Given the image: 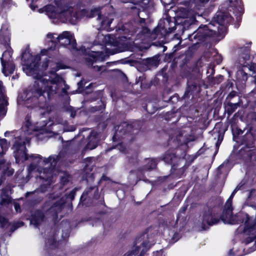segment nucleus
I'll list each match as a JSON object with an SVG mask.
<instances>
[{
	"label": "nucleus",
	"instance_id": "obj_45",
	"mask_svg": "<svg viewBox=\"0 0 256 256\" xmlns=\"http://www.w3.org/2000/svg\"><path fill=\"white\" fill-rule=\"evenodd\" d=\"M69 176L68 174L62 176L60 178V182L62 186H65L69 182Z\"/></svg>",
	"mask_w": 256,
	"mask_h": 256
},
{
	"label": "nucleus",
	"instance_id": "obj_41",
	"mask_svg": "<svg viewBox=\"0 0 256 256\" xmlns=\"http://www.w3.org/2000/svg\"><path fill=\"white\" fill-rule=\"evenodd\" d=\"M224 79V76L222 75L219 74L216 76V77H212V82L214 84H219L222 82Z\"/></svg>",
	"mask_w": 256,
	"mask_h": 256
},
{
	"label": "nucleus",
	"instance_id": "obj_37",
	"mask_svg": "<svg viewBox=\"0 0 256 256\" xmlns=\"http://www.w3.org/2000/svg\"><path fill=\"white\" fill-rule=\"evenodd\" d=\"M29 159L36 162V164H39L42 162V157L38 154H31L29 155Z\"/></svg>",
	"mask_w": 256,
	"mask_h": 256
},
{
	"label": "nucleus",
	"instance_id": "obj_23",
	"mask_svg": "<svg viewBox=\"0 0 256 256\" xmlns=\"http://www.w3.org/2000/svg\"><path fill=\"white\" fill-rule=\"evenodd\" d=\"M146 78V75L144 74L142 76H140L136 79V83H140L142 88H148L150 86V85L148 83Z\"/></svg>",
	"mask_w": 256,
	"mask_h": 256
},
{
	"label": "nucleus",
	"instance_id": "obj_54",
	"mask_svg": "<svg viewBox=\"0 0 256 256\" xmlns=\"http://www.w3.org/2000/svg\"><path fill=\"white\" fill-rule=\"evenodd\" d=\"M96 146H97V144H95L94 142H92V141L89 142L86 145L87 148H88L90 150L94 149Z\"/></svg>",
	"mask_w": 256,
	"mask_h": 256
},
{
	"label": "nucleus",
	"instance_id": "obj_14",
	"mask_svg": "<svg viewBox=\"0 0 256 256\" xmlns=\"http://www.w3.org/2000/svg\"><path fill=\"white\" fill-rule=\"evenodd\" d=\"M65 202L60 198L50 205V208L47 210L48 214L50 215L54 220H57L58 218V214L62 212L64 208Z\"/></svg>",
	"mask_w": 256,
	"mask_h": 256
},
{
	"label": "nucleus",
	"instance_id": "obj_38",
	"mask_svg": "<svg viewBox=\"0 0 256 256\" xmlns=\"http://www.w3.org/2000/svg\"><path fill=\"white\" fill-rule=\"evenodd\" d=\"M140 250V246H135L134 248L128 251L125 254H124V256H136L138 255Z\"/></svg>",
	"mask_w": 256,
	"mask_h": 256
},
{
	"label": "nucleus",
	"instance_id": "obj_39",
	"mask_svg": "<svg viewBox=\"0 0 256 256\" xmlns=\"http://www.w3.org/2000/svg\"><path fill=\"white\" fill-rule=\"evenodd\" d=\"M0 147L2 149V153H4L8 148L7 140L5 138L0 139Z\"/></svg>",
	"mask_w": 256,
	"mask_h": 256
},
{
	"label": "nucleus",
	"instance_id": "obj_21",
	"mask_svg": "<svg viewBox=\"0 0 256 256\" xmlns=\"http://www.w3.org/2000/svg\"><path fill=\"white\" fill-rule=\"evenodd\" d=\"M225 132V130L223 128H220L218 130L217 128H216L215 131L214 132V139L217 138V141L216 143V146L218 149L224 140V134ZM218 151H216L214 154V156H215L217 154Z\"/></svg>",
	"mask_w": 256,
	"mask_h": 256
},
{
	"label": "nucleus",
	"instance_id": "obj_15",
	"mask_svg": "<svg viewBox=\"0 0 256 256\" xmlns=\"http://www.w3.org/2000/svg\"><path fill=\"white\" fill-rule=\"evenodd\" d=\"M6 54H8V55L10 56L12 52L10 50H5L0 58L2 72L6 76L12 74L16 69V65L12 61L7 62L4 58V56H6Z\"/></svg>",
	"mask_w": 256,
	"mask_h": 256
},
{
	"label": "nucleus",
	"instance_id": "obj_22",
	"mask_svg": "<svg viewBox=\"0 0 256 256\" xmlns=\"http://www.w3.org/2000/svg\"><path fill=\"white\" fill-rule=\"evenodd\" d=\"M12 202V198L6 189H2L0 196V205L6 206Z\"/></svg>",
	"mask_w": 256,
	"mask_h": 256
},
{
	"label": "nucleus",
	"instance_id": "obj_20",
	"mask_svg": "<svg viewBox=\"0 0 256 256\" xmlns=\"http://www.w3.org/2000/svg\"><path fill=\"white\" fill-rule=\"evenodd\" d=\"M160 64L158 56H154L142 60V64L144 70H150L152 67H157Z\"/></svg>",
	"mask_w": 256,
	"mask_h": 256
},
{
	"label": "nucleus",
	"instance_id": "obj_4",
	"mask_svg": "<svg viewBox=\"0 0 256 256\" xmlns=\"http://www.w3.org/2000/svg\"><path fill=\"white\" fill-rule=\"evenodd\" d=\"M140 128L141 126L136 122L131 123L126 122H122L117 126L112 140L114 142L120 140L126 136L138 134Z\"/></svg>",
	"mask_w": 256,
	"mask_h": 256
},
{
	"label": "nucleus",
	"instance_id": "obj_49",
	"mask_svg": "<svg viewBox=\"0 0 256 256\" xmlns=\"http://www.w3.org/2000/svg\"><path fill=\"white\" fill-rule=\"evenodd\" d=\"M76 188H74L67 195V198L70 199L71 200H73L76 194Z\"/></svg>",
	"mask_w": 256,
	"mask_h": 256
},
{
	"label": "nucleus",
	"instance_id": "obj_8",
	"mask_svg": "<svg viewBox=\"0 0 256 256\" xmlns=\"http://www.w3.org/2000/svg\"><path fill=\"white\" fill-rule=\"evenodd\" d=\"M16 148L14 156L17 164L23 163L29 160V154L27 153L25 142L16 141L14 145Z\"/></svg>",
	"mask_w": 256,
	"mask_h": 256
},
{
	"label": "nucleus",
	"instance_id": "obj_48",
	"mask_svg": "<svg viewBox=\"0 0 256 256\" xmlns=\"http://www.w3.org/2000/svg\"><path fill=\"white\" fill-rule=\"evenodd\" d=\"M234 86V83L231 80H228L226 82L225 84L224 88V91H229L230 88H232Z\"/></svg>",
	"mask_w": 256,
	"mask_h": 256
},
{
	"label": "nucleus",
	"instance_id": "obj_18",
	"mask_svg": "<svg viewBox=\"0 0 256 256\" xmlns=\"http://www.w3.org/2000/svg\"><path fill=\"white\" fill-rule=\"evenodd\" d=\"M232 16L228 13L224 12H218L216 14L213 18V22H216L219 25L224 26L228 25L229 21L231 20Z\"/></svg>",
	"mask_w": 256,
	"mask_h": 256
},
{
	"label": "nucleus",
	"instance_id": "obj_30",
	"mask_svg": "<svg viewBox=\"0 0 256 256\" xmlns=\"http://www.w3.org/2000/svg\"><path fill=\"white\" fill-rule=\"evenodd\" d=\"M246 130V129L244 128V130H242L240 128L238 127L236 128H232L233 140L236 142V140H238V138H240V135L242 136Z\"/></svg>",
	"mask_w": 256,
	"mask_h": 256
},
{
	"label": "nucleus",
	"instance_id": "obj_43",
	"mask_svg": "<svg viewBox=\"0 0 256 256\" xmlns=\"http://www.w3.org/2000/svg\"><path fill=\"white\" fill-rule=\"evenodd\" d=\"M126 48L127 46L125 44H122V46H118V48L113 50L114 52H112V54H114L116 53L124 52L127 50Z\"/></svg>",
	"mask_w": 256,
	"mask_h": 256
},
{
	"label": "nucleus",
	"instance_id": "obj_63",
	"mask_svg": "<svg viewBox=\"0 0 256 256\" xmlns=\"http://www.w3.org/2000/svg\"><path fill=\"white\" fill-rule=\"evenodd\" d=\"M108 178L105 175L103 174L102 176L101 177L100 182L101 181H106L108 180Z\"/></svg>",
	"mask_w": 256,
	"mask_h": 256
},
{
	"label": "nucleus",
	"instance_id": "obj_28",
	"mask_svg": "<svg viewBox=\"0 0 256 256\" xmlns=\"http://www.w3.org/2000/svg\"><path fill=\"white\" fill-rule=\"evenodd\" d=\"M248 74L243 70H239L236 74V80L244 84L248 80Z\"/></svg>",
	"mask_w": 256,
	"mask_h": 256
},
{
	"label": "nucleus",
	"instance_id": "obj_12",
	"mask_svg": "<svg viewBox=\"0 0 256 256\" xmlns=\"http://www.w3.org/2000/svg\"><path fill=\"white\" fill-rule=\"evenodd\" d=\"M80 50H82L84 55L88 56L86 58L85 60L89 64L92 65L94 62H104L106 60V55L102 52H88L86 48L84 46L80 48Z\"/></svg>",
	"mask_w": 256,
	"mask_h": 256
},
{
	"label": "nucleus",
	"instance_id": "obj_46",
	"mask_svg": "<svg viewBox=\"0 0 256 256\" xmlns=\"http://www.w3.org/2000/svg\"><path fill=\"white\" fill-rule=\"evenodd\" d=\"M8 220L4 216L0 215V224L2 228H4L8 224Z\"/></svg>",
	"mask_w": 256,
	"mask_h": 256
},
{
	"label": "nucleus",
	"instance_id": "obj_24",
	"mask_svg": "<svg viewBox=\"0 0 256 256\" xmlns=\"http://www.w3.org/2000/svg\"><path fill=\"white\" fill-rule=\"evenodd\" d=\"M158 161L156 158H151L148 160L146 165L144 166L143 169L146 170H151L156 168Z\"/></svg>",
	"mask_w": 256,
	"mask_h": 256
},
{
	"label": "nucleus",
	"instance_id": "obj_34",
	"mask_svg": "<svg viewBox=\"0 0 256 256\" xmlns=\"http://www.w3.org/2000/svg\"><path fill=\"white\" fill-rule=\"evenodd\" d=\"M98 16V20H100L102 15L101 14L100 10L98 8L92 9L88 16L89 18H94Z\"/></svg>",
	"mask_w": 256,
	"mask_h": 256
},
{
	"label": "nucleus",
	"instance_id": "obj_61",
	"mask_svg": "<svg viewBox=\"0 0 256 256\" xmlns=\"http://www.w3.org/2000/svg\"><path fill=\"white\" fill-rule=\"evenodd\" d=\"M186 209H187V206H183L180 209L178 212L182 213V214H184Z\"/></svg>",
	"mask_w": 256,
	"mask_h": 256
},
{
	"label": "nucleus",
	"instance_id": "obj_6",
	"mask_svg": "<svg viewBox=\"0 0 256 256\" xmlns=\"http://www.w3.org/2000/svg\"><path fill=\"white\" fill-rule=\"evenodd\" d=\"M59 43L61 46L68 48L70 50L79 51L80 50L76 48L77 44L74 36L70 32L65 31L56 38V41H52V44L49 49L55 50L57 44Z\"/></svg>",
	"mask_w": 256,
	"mask_h": 256
},
{
	"label": "nucleus",
	"instance_id": "obj_31",
	"mask_svg": "<svg viewBox=\"0 0 256 256\" xmlns=\"http://www.w3.org/2000/svg\"><path fill=\"white\" fill-rule=\"evenodd\" d=\"M44 9L46 12L51 14L53 17H56L57 15L60 14L59 12H56V7L52 5H47L45 6Z\"/></svg>",
	"mask_w": 256,
	"mask_h": 256
},
{
	"label": "nucleus",
	"instance_id": "obj_51",
	"mask_svg": "<svg viewBox=\"0 0 256 256\" xmlns=\"http://www.w3.org/2000/svg\"><path fill=\"white\" fill-rule=\"evenodd\" d=\"M242 112V110H238L234 114L232 118V120H236L238 118H239L241 120H242V116L241 115Z\"/></svg>",
	"mask_w": 256,
	"mask_h": 256
},
{
	"label": "nucleus",
	"instance_id": "obj_29",
	"mask_svg": "<svg viewBox=\"0 0 256 256\" xmlns=\"http://www.w3.org/2000/svg\"><path fill=\"white\" fill-rule=\"evenodd\" d=\"M100 24L101 26L104 28H108L110 26L113 19L110 18L108 16H103L102 17V19L100 20Z\"/></svg>",
	"mask_w": 256,
	"mask_h": 256
},
{
	"label": "nucleus",
	"instance_id": "obj_19",
	"mask_svg": "<svg viewBox=\"0 0 256 256\" xmlns=\"http://www.w3.org/2000/svg\"><path fill=\"white\" fill-rule=\"evenodd\" d=\"M44 218L45 216L43 212L39 209L36 210L31 214L30 223L38 228L40 226L41 222L44 220Z\"/></svg>",
	"mask_w": 256,
	"mask_h": 256
},
{
	"label": "nucleus",
	"instance_id": "obj_10",
	"mask_svg": "<svg viewBox=\"0 0 256 256\" xmlns=\"http://www.w3.org/2000/svg\"><path fill=\"white\" fill-rule=\"evenodd\" d=\"M201 91V85L197 78H188L186 82V91L182 96L183 98H189L190 96H196Z\"/></svg>",
	"mask_w": 256,
	"mask_h": 256
},
{
	"label": "nucleus",
	"instance_id": "obj_17",
	"mask_svg": "<svg viewBox=\"0 0 256 256\" xmlns=\"http://www.w3.org/2000/svg\"><path fill=\"white\" fill-rule=\"evenodd\" d=\"M242 102L240 98H238L237 102H227L224 101V114H227V118H229L230 116L240 107Z\"/></svg>",
	"mask_w": 256,
	"mask_h": 256
},
{
	"label": "nucleus",
	"instance_id": "obj_40",
	"mask_svg": "<svg viewBox=\"0 0 256 256\" xmlns=\"http://www.w3.org/2000/svg\"><path fill=\"white\" fill-rule=\"evenodd\" d=\"M48 243L51 249L55 250L58 248L57 241L54 237L49 238L48 240Z\"/></svg>",
	"mask_w": 256,
	"mask_h": 256
},
{
	"label": "nucleus",
	"instance_id": "obj_1",
	"mask_svg": "<svg viewBox=\"0 0 256 256\" xmlns=\"http://www.w3.org/2000/svg\"><path fill=\"white\" fill-rule=\"evenodd\" d=\"M22 64L34 78L36 79L33 84L24 90L21 98L24 104L28 108H38L48 110L50 106V102L54 96L57 93L56 88L48 85V81L43 78L44 71L48 66L50 60L46 58L40 67L41 56L38 54L33 56L30 52L24 50L21 54Z\"/></svg>",
	"mask_w": 256,
	"mask_h": 256
},
{
	"label": "nucleus",
	"instance_id": "obj_3",
	"mask_svg": "<svg viewBox=\"0 0 256 256\" xmlns=\"http://www.w3.org/2000/svg\"><path fill=\"white\" fill-rule=\"evenodd\" d=\"M247 46L241 47L238 50V60L243 66L248 67L250 70L252 72V82L255 84L254 89L248 94V98L250 100L256 104V63L251 62L249 64L247 61L250 58V46L252 42L246 44Z\"/></svg>",
	"mask_w": 256,
	"mask_h": 256
},
{
	"label": "nucleus",
	"instance_id": "obj_35",
	"mask_svg": "<svg viewBox=\"0 0 256 256\" xmlns=\"http://www.w3.org/2000/svg\"><path fill=\"white\" fill-rule=\"evenodd\" d=\"M54 3L58 8L60 10V14L68 10V6H64L62 0H54Z\"/></svg>",
	"mask_w": 256,
	"mask_h": 256
},
{
	"label": "nucleus",
	"instance_id": "obj_32",
	"mask_svg": "<svg viewBox=\"0 0 256 256\" xmlns=\"http://www.w3.org/2000/svg\"><path fill=\"white\" fill-rule=\"evenodd\" d=\"M132 12L133 14H136L140 18V20L138 22V24L140 25L145 24H146V18H140V9L137 8L136 6H133L131 8Z\"/></svg>",
	"mask_w": 256,
	"mask_h": 256
},
{
	"label": "nucleus",
	"instance_id": "obj_16",
	"mask_svg": "<svg viewBox=\"0 0 256 256\" xmlns=\"http://www.w3.org/2000/svg\"><path fill=\"white\" fill-rule=\"evenodd\" d=\"M227 208L226 210H224L222 212V214L220 216L219 218L220 220H222L224 224L228 223L230 224H241L238 220V218L236 217L237 216L239 215L238 214L236 215L234 219L236 220V222H234V220L232 219V217L231 216L232 211V207L229 206H226Z\"/></svg>",
	"mask_w": 256,
	"mask_h": 256
},
{
	"label": "nucleus",
	"instance_id": "obj_60",
	"mask_svg": "<svg viewBox=\"0 0 256 256\" xmlns=\"http://www.w3.org/2000/svg\"><path fill=\"white\" fill-rule=\"evenodd\" d=\"M100 198V194L98 193V188H97L94 192V198L98 200Z\"/></svg>",
	"mask_w": 256,
	"mask_h": 256
},
{
	"label": "nucleus",
	"instance_id": "obj_62",
	"mask_svg": "<svg viewBox=\"0 0 256 256\" xmlns=\"http://www.w3.org/2000/svg\"><path fill=\"white\" fill-rule=\"evenodd\" d=\"M48 50H46V49H43V50H42L41 51H40V55H42V56H46L48 54Z\"/></svg>",
	"mask_w": 256,
	"mask_h": 256
},
{
	"label": "nucleus",
	"instance_id": "obj_52",
	"mask_svg": "<svg viewBox=\"0 0 256 256\" xmlns=\"http://www.w3.org/2000/svg\"><path fill=\"white\" fill-rule=\"evenodd\" d=\"M256 239V236H248L244 239V242L246 244H248L254 242Z\"/></svg>",
	"mask_w": 256,
	"mask_h": 256
},
{
	"label": "nucleus",
	"instance_id": "obj_26",
	"mask_svg": "<svg viewBox=\"0 0 256 256\" xmlns=\"http://www.w3.org/2000/svg\"><path fill=\"white\" fill-rule=\"evenodd\" d=\"M94 188L93 186L90 187L87 190H85L81 196L80 202L78 203V206H84L86 205L84 202L86 200L88 194L91 192Z\"/></svg>",
	"mask_w": 256,
	"mask_h": 256
},
{
	"label": "nucleus",
	"instance_id": "obj_56",
	"mask_svg": "<svg viewBox=\"0 0 256 256\" xmlns=\"http://www.w3.org/2000/svg\"><path fill=\"white\" fill-rule=\"evenodd\" d=\"M14 209L16 212H21V208L20 204L16 202H14Z\"/></svg>",
	"mask_w": 256,
	"mask_h": 256
},
{
	"label": "nucleus",
	"instance_id": "obj_27",
	"mask_svg": "<svg viewBox=\"0 0 256 256\" xmlns=\"http://www.w3.org/2000/svg\"><path fill=\"white\" fill-rule=\"evenodd\" d=\"M250 122L248 124V129L250 130L254 131L256 132V112H254L251 114L250 116Z\"/></svg>",
	"mask_w": 256,
	"mask_h": 256
},
{
	"label": "nucleus",
	"instance_id": "obj_7",
	"mask_svg": "<svg viewBox=\"0 0 256 256\" xmlns=\"http://www.w3.org/2000/svg\"><path fill=\"white\" fill-rule=\"evenodd\" d=\"M219 222V214L216 212L214 208L209 207L207 210L203 211L201 222V227L203 230H206Z\"/></svg>",
	"mask_w": 256,
	"mask_h": 256
},
{
	"label": "nucleus",
	"instance_id": "obj_53",
	"mask_svg": "<svg viewBox=\"0 0 256 256\" xmlns=\"http://www.w3.org/2000/svg\"><path fill=\"white\" fill-rule=\"evenodd\" d=\"M234 195H235V192H232L230 196L229 197V198H228V200L226 201V206H229L232 207V200Z\"/></svg>",
	"mask_w": 256,
	"mask_h": 256
},
{
	"label": "nucleus",
	"instance_id": "obj_25",
	"mask_svg": "<svg viewBox=\"0 0 256 256\" xmlns=\"http://www.w3.org/2000/svg\"><path fill=\"white\" fill-rule=\"evenodd\" d=\"M140 32L142 34L152 40H155L157 38L156 34H153V30L151 31L150 29L146 26H142Z\"/></svg>",
	"mask_w": 256,
	"mask_h": 256
},
{
	"label": "nucleus",
	"instance_id": "obj_42",
	"mask_svg": "<svg viewBox=\"0 0 256 256\" xmlns=\"http://www.w3.org/2000/svg\"><path fill=\"white\" fill-rule=\"evenodd\" d=\"M176 51V49H175L173 52L166 54L164 56V60L166 62H170L172 60H173V58L174 56V53Z\"/></svg>",
	"mask_w": 256,
	"mask_h": 256
},
{
	"label": "nucleus",
	"instance_id": "obj_2",
	"mask_svg": "<svg viewBox=\"0 0 256 256\" xmlns=\"http://www.w3.org/2000/svg\"><path fill=\"white\" fill-rule=\"evenodd\" d=\"M256 132L246 128V132L236 140V144L230 156L234 164H248L256 160Z\"/></svg>",
	"mask_w": 256,
	"mask_h": 256
},
{
	"label": "nucleus",
	"instance_id": "obj_47",
	"mask_svg": "<svg viewBox=\"0 0 256 256\" xmlns=\"http://www.w3.org/2000/svg\"><path fill=\"white\" fill-rule=\"evenodd\" d=\"M101 104L98 106H95L93 107V109L94 111H100L105 109L106 104L102 100H100Z\"/></svg>",
	"mask_w": 256,
	"mask_h": 256
},
{
	"label": "nucleus",
	"instance_id": "obj_58",
	"mask_svg": "<svg viewBox=\"0 0 256 256\" xmlns=\"http://www.w3.org/2000/svg\"><path fill=\"white\" fill-rule=\"evenodd\" d=\"M47 37L48 38L50 39V41L49 42V45L50 44V43L52 44V41H56V38H54V34L49 33L47 34Z\"/></svg>",
	"mask_w": 256,
	"mask_h": 256
},
{
	"label": "nucleus",
	"instance_id": "obj_44",
	"mask_svg": "<svg viewBox=\"0 0 256 256\" xmlns=\"http://www.w3.org/2000/svg\"><path fill=\"white\" fill-rule=\"evenodd\" d=\"M86 83V82L84 80H81L79 82H78V90H76V92H78V93L82 92L84 90V86H85Z\"/></svg>",
	"mask_w": 256,
	"mask_h": 256
},
{
	"label": "nucleus",
	"instance_id": "obj_55",
	"mask_svg": "<svg viewBox=\"0 0 256 256\" xmlns=\"http://www.w3.org/2000/svg\"><path fill=\"white\" fill-rule=\"evenodd\" d=\"M8 0H4L0 4V14L4 8L8 4Z\"/></svg>",
	"mask_w": 256,
	"mask_h": 256
},
{
	"label": "nucleus",
	"instance_id": "obj_50",
	"mask_svg": "<svg viewBox=\"0 0 256 256\" xmlns=\"http://www.w3.org/2000/svg\"><path fill=\"white\" fill-rule=\"evenodd\" d=\"M60 159V156L58 155L54 156H52V160L51 162H50L51 166H52V164H54V166H55L57 162L59 161Z\"/></svg>",
	"mask_w": 256,
	"mask_h": 256
},
{
	"label": "nucleus",
	"instance_id": "obj_36",
	"mask_svg": "<svg viewBox=\"0 0 256 256\" xmlns=\"http://www.w3.org/2000/svg\"><path fill=\"white\" fill-rule=\"evenodd\" d=\"M140 5L143 10L148 9L152 5V0H140L139 2Z\"/></svg>",
	"mask_w": 256,
	"mask_h": 256
},
{
	"label": "nucleus",
	"instance_id": "obj_9",
	"mask_svg": "<svg viewBox=\"0 0 256 256\" xmlns=\"http://www.w3.org/2000/svg\"><path fill=\"white\" fill-rule=\"evenodd\" d=\"M162 160L166 164L172 166V170L176 171L178 174L181 176L183 174V170L180 168H178L180 158L174 152V150H167L164 155Z\"/></svg>",
	"mask_w": 256,
	"mask_h": 256
},
{
	"label": "nucleus",
	"instance_id": "obj_59",
	"mask_svg": "<svg viewBox=\"0 0 256 256\" xmlns=\"http://www.w3.org/2000/svg\"><path fill=\"white\" fill-rule=\"evenodd\" d=\"M60 77L59 76H56L54 78L52 79L50 81L51 84H56L59 82V79Z\"/></svg>",
	"mask_w": 256,
	"mask_h": 256
},
{
	"label": "nucleus",
	"instance_id": "obj_64",
	"mask_svg": "<svg viewBox=\"0 0 256 256\" xmlns=\"http://www.w3.org/2000/svg\"><path fill=\"white\" fill-rule=\"evenodd\" d=\"M147 250H148L147 249H146V250L142 249L141 250L140 254L138 255V256H144Z\"/></svg>",
	"mask_w": 256,
	"mask_h": 256
},
{
	"label": "nucleus",
	"instance_id": "obj_11",
	"mask_svg": "<svg viewBox=\"0 0 256 256\" xmlns=\"http://www.w3.org/2000/svg\"><path fill=\"white\" fill-rule=\"evenodd\" d=\"M172 23L173 22L171 21L170 18H166V20H160L157 26L153 30V34H156V38H158L159 35H162L164 33L168 34L174 32L176 30L175 24H174V26H170Z\"/></svg>",
	"mask_w": 256,
	"mask_h": 256
},
{
	"label": "nucleus",
	"instance_id": "obj_13",
	"mask_svg": "<svg viewBox=\"0 0 256 256\" xmlns=\"http://www.w3.org/2000/svg\"><path fill=\"white\" fill-rule=\"evenodd\" d=\"M0 32V43L6 48H10L12 50L10 46L11 33L9 24L7 22L2 24Z\"/></svg>",
	"mask_w": 256,
	"mask_h": 256
},
{
	"label": "nucleus",
	"instance_id": "obj_57",
	"mask_svg": "<svg viewBox=\"0 0 256 256\" xmlns=\"http://www.w3.org/2000/svg\"><path fill=\"white\" fill-rule=\"evenodd\" d=\"M52 160V156H50L48 158H44L42 162V164L46 165V164H48V163L51 162Z\"/></svg>",
	"mask_w": 256,
	"mask_h": 256
},
{
	"label": "nucleus",
	"instance_id": "obj_5",
	"mask_svg": "<svg viewBox=\"0 0 256 256\" xmlns=\"http://www.w3.org/2000/svg\"><path fill=\"white\" fill-rule=\"evenodd\" d=\"M210 26H214L212 22L208 24H201L192 34H188V39L192 41L195 40L200 42H204L215 37L216 35V32L212 30Z\"/></svg>",
	"mask_w": 256,
	"mask_h": 256
},
{
	"label": "nucleus",
	"instance_id": "obj_33",
	"mask_svg": "<svg viewBox=\"0 0 256 256\" xmlns=\"http://www.w3.org/2000/svg\"><path fill=\"white\" fill-rule=\"evenodd\" d=\"M238 97V99L240 98L236 92L234 90H232L226 97L224 101L227 102H236L234 100L235 98Z\"/></svg>",
	"mask_w": 256,
	"mask_h": 256
}]
</instances>
